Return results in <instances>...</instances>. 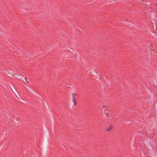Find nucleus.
<instances>
[{"label":"nucleus","mask_w":157,"mask_h":157,"mask_svg":"<svg viewBox=\"0 0 157 157\" xmlns=\"http://www.w3.org/2000/svg\"><path fill=\"white\" fill-rule=\"evenodd\" d=\"M14 74H15V77L18 79H20L23 77L21 74H19V75H18L17 74L15 73Z\"/></svg>","instance_id":"nucleus-1"},{"label":"nucleus","mask_w":157,"mask_h":157,"mask_svg":"<svg viewBox=\"0 0 157 157\" xmlns=\"http://www.w3.org/2000/svg\"><path fill=\"white\" fill-rule=\"evenodd\" d=\"M72 101H73L74 102V105H77L76 103V99L75 97H72Z\"/></svg>","instance_id":"nucleus-2"},{"label":"nucleus","mask_w":157,"mask_h":157,"mask_svg":"<svg viewBox=\"0 0 157 157\" xmlns=\"http://www.w3.org/2000/svg\"><path fill=\"white\" fill-rule=\"evenodd\" d=\"M113 128V127L112 126H109L108 128L106 129V130L108 131H110Z\"/></svg>","instance_id":"nucleus-3"},{"label":"nucleus","mask_w":157,"mask_h":157,"mask_svg":"<svg viewBox=\"0 0 157 157\" xmlns=\"http://www.w3.org/2000/svg\"><path fill=\"white\" fill-rule=\"evenodd\" d=\"M72 95L73 96V97H75V96H76V95H77V94H75L74 93H72Z\"/></svg>","instance_id":"nucleus-4"},{"label":"nucleus","mask_w":157,"mask_h":157,"mask_svg":"<svg viewBox=\"0 0 157 157\" xmlns=\"http://www.w3.org/2000/svg\"><path fill=\"white\" fill-rule=\"evenodd\" d=\"M105 114H106V116H107V115H109V113H106V112L105 111Z\"/></svg>","instance_id":"nucleus-5"},{"label":"nucleus","mask_w":157,"mask_h":157,"mask_svg":"<svg viewBox=\"0 0 157 157\" xmlns=\"http://www.w3.org/2000/svg\"><path fill=\"white\" fill-rule=\"evenodd\" d=\"M25 81L27 82V83H29V82L28 81V80H27V79H26V78H25Z\"/></svg>","instance_id":"nucleus-6"},{"label":"nucleus","mask_w":157,"mask_h":157,"mask_svg":"<svg viewBox=\"0 0 157 157\" xmlns=\"http://www.w3.org/2000/svg\"><path fill=\"white\" fill-rule=\"evenodd\" d=\"M105 106H103V107H102V108H103V107H105Z\"/></svg>","instance_id":"nucleus-7"}]
</instances>
